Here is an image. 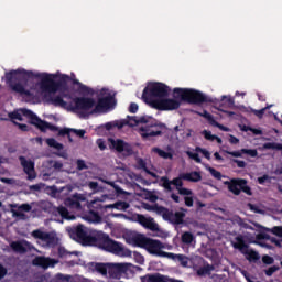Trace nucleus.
Returning a JSON list of instances; mask_svg holds the SVG:
<instances>
[{
    "label": "nucleus",
    "mask_w": 282,
    "mask_h": 282,
    "mask_svg": "<svg viewBox=\"0 0 282 282\" xmlns=\"http://www.w3.org/2000/svg\"><path fill=\"white\" fill-rule=\"evenodd\" d=\"M177 191H178V195H184L185 197H189L191 195H193V191L184 186L178 188Z\"/></svg>",
    "instance_id": "obj_44"
},
{
    "label": "nucleus",
    "mask_w": 282,
    "mask_h": 282,
    "mask_svg": "<svg viewBox=\"0 0 282 282\" xmlns=\"http://www.w3.org/2000/svg\"><path fill=\"white\" fill-rule=\"evenodd\" d=\"M182 102H187L188 105H204L206 102H213V98L192 88H174L173 99L152 100L151 108L158 109V111H175V109L182 107Z\"/></svg>",
    "instance_id": "obj_3"
},
{
    "label": "nucleus",
    "mask_w": 282,
    "mask_h": 282,
    "mask_svg": "<svg viewBox=\"0 0 282 282\" xmlns=\"http://www.w3.org/2000/svg\"><path fill=\"white\" fill-rule=\"evenodd\" d=\"M90 265L96 272L101 274V276H107L109 272V263L93 262Z\"/></svg>",
    "instance_id": "obj_24"
},
{
    "label": "nucleus",
    "mask_w": 282,
    "mask_h": 282,
    "mask_svg": "<svg viewBox=\"0 0 282 282\" xmlns=\"http://www.w3.org/2000/svg\"><path fill=\"white\" fill-rule=\"evenodd\" d=\"M41 80L40 88L42 91H48L50 94H56L57 89L63 87V83L69 80V76L65 75L59 82L54 80V75L47 73H36L34 70H25V68L12 69L6 73V80L10 89L14 94L20 96H32L28 85L31 80Z\"/></svg>",
    "instance_id": "obj_1"
},
{
    "label": "nucleus",
    "mask_w": 282,
    "mask_h": 282,
    "mask_svg": "<svg viewBox=\"0 0 282 282\" xmlns=\"http://www.w3.org/2000/svg\"><path fill=\"white\" fill-rule=\"evenodd\" d=\"M224 152L227 153V155H231L232 158H242V155H249V158H257V155H259V151H257V149L246 148H242L238 151L225 150Z\"/></svg>",
    "instance_id": "obj_19"
},
{
    "label": "nucleus",
    "mask_w": 282,
    "mask_h": 282,
    "mask_svg": "<svg viewBox=\"0 0 282 282\" xmlns=\"http://www.w3.org/2000/svg\"><path fill=\"white\" fill-rule=\"evenodd\" d=\"M138 109H139L138 104L131 102L130 106H129L128 111H129L130 113H138Z\"/></svg>",
    "instance_id": "obj_57"
},
{
    "label": "nucleus",
    "mask_w": 282,
    "mask_h": 282,
    "mask_svg": "<svg viewBox=\"0 0 282 282\" xmlns=\"http://www.w3.org/2000/svg\"><path fill=\"white\" fill-rule=\"evenodd\" d=\"M209 173L215 177V180H221V172L217 171L214 167H209Z\"/></svg>",
    "instance_id": "obj_50"
},
{
    "label": "nucleus",
    "mask_w": 282,
    "mask_h": 282,
    "mask_svg": "<svg viewBox=\"0 0 282 282\" xmlns=\"http://www.w3.org/2000/svg\"><path fill=\"white\" fill-rule=\"evenodd\" d=\"M234 224H237V226H240L245 230H252V226H250V224L246 223V220L239 216L234 218Z\"/></svg>",
    "instance_id": "obj_32"
},
{
    "label": "nucleus",
    "mask_w": 282,
    "mask_h": 282,
    "mask_svg": "<svg viewBox=\"0 0 282 282\" xmlns=\"http://www.w3.org/2000/svg\"><path fill=\"white\" fill-rule=\"evenodd\" d=\"M197 274H198V276H204V275L208 274V268L203 267V268L198 269Z\"/></svg>",
    "instance_id": "obj_61"
},
{
    "label": "nucleus",
    "mask_w": 282,
    "mask_h": 282,
    "mask_svg": "<svg viewBox=\"0 0 282 282\" xmlns=\"http://www.w3.org/2000/svg\"><path fill=\"white\" fill-rule=\"evenodd\" d=\"M262 263H264V265H272L274 263V258L265 254L262 257Z\"/></svg>",
    "instance_id": "obj_48"
},
{
    "label": "nucleus",
    "mask_w": 282,
    "mask_h": 282,
    "mask_svg": "<svg viewBox=\"0 0 282 282\" xmlns=\"http://www.w3.org/2000/svg\"><path fill=\"white\" fill-rule=\"evenodd\" d=\"M246 254V259L250 262V263H257V261H259V259H261V256H259V252L254 251V250H246L245 252Z\"/></svg>",
    "instance_id": "obj_27"
},
{
    "label": "nucleus",
    "mask_w": 282,
    "mask_h": 282,
    "mask_svg": "<svg viewBox=\"0 0 282 282\" xmlns=\"http://www.w3.org/2000/svg\"><path fill=\"white\" fill-rule=\"evenodd\" d=\"M143 208L145 210H149L150 213H156V215H161V217H162L164 215V209L166 207L160 206L158 204H155V205L144 204Z\"/></svg>",
    "instance_id": "obj_26"
},
{
    "label": "nucleus",
    "mask_w": 282,
    "mask_h": 282,
    "mask_svg": "<svg viewBox=\"0 0 282 282\" xmlns=\"http://www.w3.org/2000/svg\"><path fill=\"white\" fill-rule=\"evenodd\" d=\"M69 133H73V129L72 128H63L58 131V135L65 137L67 135L69 141L72 142L70 135Z\"/></svg>",
    "instance_id": "obj_43"
},
{
    "label": "nucleus",
    "mask_w": 282,
    "mask_h": 282,
    "mask_svg": "<svg viewBox=\"0 0 282 282\" xmlns=\"http://www.w3.org/2000/svg\"><path fill=\"white\" fill-rule=\"evenodd\" d=\"M129 120H119V121H115L113 122V127H117V129H122L123 127H127V124H129L131 127V124H133V120H131V116H128Z\"/></svg>",
    "instance_id": "obj_35"
},
{
    "label": "nucleus",
    "mask_w": 282,
    "mask_h": 282,
    "mask_svg": "<svg viewBox=\"0 0 282 282\" xmlns=\"http://www.w3.org/2000/svg\"><path fill=\"white\" fill-rule=\"evenodd\" d=\"M198 116H200L202 118H206L207 122L209 124H213V122H215V117L213 115H210V112H208V110H203V112H196Z\"/></svg>",
    "instance_id": "obj_36"
},
{
    "label": "nucleus",
    "mask_w": 282,
    "mask_h": 282,
    "mask_svg": "<svg viewBox=\"0 0 282 282\" xmlns=\"http://www.w3.org/2000/svg\"><path fill=\"white\" fill-rule=\"evenodd\" d=\"M184 174L181 173L177 177L173 178L172 181L169 180L167 176H162L161 177V182H162V186L163 188H165V191H173L172 186H176V191H180V188H182L184 186V178H183Z\"/></svg>",
    "instance_id": "obj_16"
},
{
    "label": "nucleus",
    "mask_w": 282,
    "mask_h": 282,
    "mask_svg": "<svg viewBox=\"0 0 282 282\" xmlns=\"http://www.w3.org/2000/svg\"><path fill=\"white\" fill-rule=\"evenodd\" d=\"M19 210H22L23 213H30V210H32V206L30 204H22L19 206Z\"/></svg>",
    "instance_id": "obj_58"
},
{
    "label": "nucleus",
    "mask_w": 282,
    "mask_h": 282,
    "mask_svg": "<svg viewBox=\"0 0 282 282\" xmlns=\"http://www.w3.org/2000/svg\"><path fill=\"white\" fill-rule=\"evenodd\" d=\"M264 149H275L276 151H282V144L275 142H268L263 144Z\"/></svg>",
    "instance_id": "obj_38"
},
{
    "label": "nucleus",
    "mask_w": 282,
    "mask_h": 282,
    "mask_svg": "<svg viewBox=\"0 0 282 282\" xmlns=\"http://www.w3.org/2000/svg\"><path fill=\"white\" fill-rule=\"evenodd\" d=\"M183 212H173L172 209H169L165 207L163 210V219L164 221H169L170 224H173L174 226H181V224H184V217H186V209L181 208Z\"/></svg>",
    "instance_id": "obj_11"
},
{
    "label": "nucleus",
    "mask_w": 282,
    "mask_h": 282,
    "mask_svg": "<svg viewBox=\"0 0 282 282\" xmlns=\"http://www.w3.org/2000/svg\"><path fill=\"white\" fill-rule=\"evenodd\" d=\"M183 178L185 182H202V172L193 171L188 173H183Z\"/></svg>",
    "instance_id": "obj_25"
},
{
    "label": "nucleus",
    "mask_w": 282,
    "mask_h": 282,
    "mask_svg": "<svg viewBox=\"0 0 282 282\" xmlns=\"http://www.w3.org/2000/svg\"><path fill=\"white\" fill-rule=\"evenodd\" d=\"M129 206V203L119 200L115 204L109 205L108 208H116V210H128Z\"/></svg>",
    "instance_id": "obj_34"
},
{
    "label": "nucleus",
    "mask_w": 282,
    "mask_h": 282,
    "mask_svg": "<svg viewBox=\"0 0 282 282\" xmlns=\"http://www.w3.org/2000/svg\"><path fill=\"white\" fill-rule=\"evenodd\" d=\"M230 144H239V139L232 134L229 135Z\"/></svg>",
    "instance_id": "obj_62"
},
{
    "label": "nucleus",
    "mask_w": 282,
    "mask_h": 282,
    "mask_svg": "<svg viewBox=\"0 0 282 282\" xmlns=\"http://www.w3.org/2000/svg\"><path fill=\"white\" fill-rule=\"evenodd\" d=\"M129 272L127 263H108V276L110 279H122V274Z\"/></svg>",
    "instance_id": "obj_13"
},
{
    "label": "nucleus",
    "mask_w": 282,
    "mask_h": 282,
    "mask_svg": "<svg viewBox=\"0 0 282 282\" xmlns=\"http://www.w3.org/2000/svg\"><path fill=\"white\" fill-rule=\"evenodd\" d=\"M139 169H142V171H147L149 167H147V162L143 159H139L138 161Z\"/></svg>",
    "instance_id": "obj_60"
},
{
    "label": "nucleus",
    "mask_w": 282,
    "mask_h": 282,
    "mask_svg": "<svg viewBox=\"0 0 282 282\" xmlns=\"http://www.w3.org/2000/svg\"><path fill=\"white\" fill-rule=\"evenodd\" d=\"M9 118L11 120H19L20 122L23 121V116L19 111L9 112Z\"/></svg>",
    "instance_id": "obj_45"
},
{
    "label": "nucleus",
    "mask_w": 282,
    "mask_h": 282,
    "mask_svg": "<svg viewBox=\"0 0 282 282\" xmlns=\"http://www.w3.org/2000/svg\"><path fill=\"white\" fill-rule=\"evenodd\" d=\"M11 248L13 252H18L19 254H25L30 250V242L24 241H13L11 242Z\"/></svg>",
    "instance_id": "obj_22"
},
{
    "label": "nucleus",
    "mask_w": 282,
    "mask_h": 282,
    "mask_svg": "<svg viewBox=\"0 0 282 282\" xmlns=\"http://www.w3.org/2000/svg\"><path fill=\"white\" fill-rule=\"evenodd\" d=\"M148 281L149 282H169V278L160 273H155V274L148 275Z\"/></svg>",
    "instance_id": "obj_30"
},
{
    "label": "nucleus",
    "mask_w": 282,
    "mask_h": 282,
    "mask_svg": "<svg viewBox=\"0 0 282 282\" xmlns=\"http://www.w3.org/2000/svg\"><path fill=\"white\" fill-rule=\"evenodd\" d=\"M184 202H185V206H187V208H193V204H195L193 196H185Z\"/></svg>",
    "instance_id": "obj_51"
},
{
    "label": "nucleus",
    "mask_w": 282,
    "mask_h": 282,
    "mask_svg": "<svg viewBox=\"0 0 282 282\" xmlns=\"http://www.w3.org/2000/svg\"><path fill=\"white\" fill-rule=\"evenodd\" d=\"M195 151L197 153H202V155H204V158H206V160H210V152L204 148L200 147H196Z\"/></svg>",
    "instance_id": "obj_42"
},
{
    "label": "nucleus",
    "mask_w": 282,
    "mask_h": 282,
    "mask_svg": "<svg viewBox=\"0 0 282 282\" xmlns=\"http://www.w3.org/2000/svg\"><path fill=\"white\" fill-rule=\"evenodd\" d=\"M73 133H76V134L78 135V138H84L86 131H85V130H76V129H73Z\"/></svg>",
    "instance_id": "obj_64"
},
{
    "label": "nucleus",
    "mask_w": 282,
    "mask_h": 282,
    "mask_svg": "<svg viewBox=\"0 0 282 282\" xmlns=\"http://www.w3.org/2000/svg\"><path fill=\"white\" fill-rule=\"evenodd\" d=\"M48 206L51 208L50 213H52V215H55V217L59 215L62 219H67V220L75 219L74 216L69 215V210L67 209V207L62 205L58 207H52V203H48Z\"/></svg>",
    "instance_id": "obj_20"
},
{
    "label": "nucleus",
    "mask_w": 282,
    "mask_h": 282,
    "mask_svg": "<svg viewBox=\"0 0 282 282\" xmlns=\"http://www.w3.org/2000/svg\"><path fill=\"white\" fill-rule=\"evenodd\" d=\"M32 237H34V239H40V241H43L48 248H54V246H56V236L50 232L36 229L32 231Z\"/></svg>",
    "instance_id": "obj_15"
},
{
    "label": "nucleus",
    "mask_w": 282,
    "mask_h": 282,
    "mask_svg": "<svg viewBox=\"0 0 282 282\" xmlns=\"http://www.w3.org/2000/svg\"><path fill=\"white\" fill-rule=\"evenodd\" d=\"M224 185L227 186L232 195L239 196L245 193V195L252 196V188L248 185V180L246 178H231L230 181H225Z\"/></svg>",
    "instance_id": "obj_7"
},
{
    "label": "nucleus",
    "mask_w": 282,
    "mask_h": 282,
    "mask_svg": "<svg viewBox=\"0 0 282 282\" xmlns=\"http://www.w3.org/2000/svg\"><path fill=\"white\" fill-rule=\"evenodd\" d=\"M87 169V164L84 160H77V171H85Z\"/></svg>",
    "instance_id": "obj_55"
},
{
    "label": "nucleus",
    "mask_w": 282,
    "mask_h": 282,
    "mask_svg": "<svg viewBox=\"0 0 282 282\" xmlns=\"http://www.w3.org/2000/svg\"><path fill=\"white\" fill-rule=\"evenodd\" d=\"M270 107L272 106H267L260 110H253L254 116H257V118H263V115L265 113V111H268V109H270Z\"/></svg>",
    "instance_id": "obj_47"
},
{
    "label": "nucleus",
    "mask_w": 282,
    "mask_h": 282,
    "mask_svg": "<svg viewBox=\"0 0 282 282\" xmlns=\"http://www.w3.org/2000/svg\"><path fill=\"white\" fill-rule=\"evenodd\" d=\"M110 149L117 151V153H123V155H133V147L122 139H108Z\"/></svg>",
    "instance_id": "obj_12"
},
{
    "label": "nucleus",
    "mask_w": 282,
    "mask_h": 282,
    "mask_svg": "<svg viewBox=\"0 0 282 282\" xmlns=\"http://www.w3.org/2000/svg\"><path fill=\"white\" fill-rule=\"evenodd\" d=\"M58 263L54 258H45L43 256H37L32 260V264L37 268H43V270H47V268H54Z\"/></svg>",
    "instance_id": "obj_18"
},
{
    "label": "nucleus",
    "mask_w": 282,
    "mask_h": 282,
    "mask_svg": "<svg viewBox=\"0 0 282 282\" xmlns=\"http://www.w3.org/2000/svg\"><path fill=\"white\" fill-rule=\"evenodd\" d=\"M21 166L23 167L24 173L28 175L26 180L32 182L36 180V171L34 170V162L25 159V156H19Z\"/></svg>",
    "instance_id": "obj_17"
},
{
    "label": "nucleus",
    "mask_w": 282,
    "mask_h": 282,
    "mask_svg": "<svg viewBox=\"0 0 282 282\" xmlns=\"http://www.w3.org/2000/svg\"><path fill=\"white\" fill-rule=\"evenodd\" d=\"M96 144L99 147L100 151H105V149H107V144L105 143L104 139H98Z\"/></svg>",
    "instance_id": "obj_59"
},
{
    "label": "nucleus",
    "mask_w": 282,
    "mask_h": 282,
    "mask_svg": "<svg viewBox=\"0 0 282 282\" xmlns=\"http://www.w3.org/2000/svg\"><path fill=\"white\" fill-rule=\"evenodd\" d=\"M73 102L75 105L74 109L82 111L83 116L96 107V100L91 97H76L73 99Z\"/></svg>",
    "instance_id": "obj_9"
},
{
    "label": "nucleus",
    "mask_w": 282,
    "mask_h": 282,
    "mask_svg": "<svg viewBox=\"0 0 282 282\" xmlns=\"http://www.w3.org/2000/svg\"><path fill=\"white\" fill-rule=\"evenodd\" d=\"M236 242H231L232 248L235 250H239L245 254V252L248 250V243H246V240L243 239V236L239 235L235 238Z\"/></svg>",
    "instance_id": "obj_23"
},
{
    "label": "nucleus",
    "mask_w": 282,
    "mask_h": 282,
    "mask_svg": "<svg viewBox=\"0 0 282 282\" xmlns=\"http://www.w3.org/2000/svg\"><path fill=\"white\" fill-rule=\"evenodd\" d=\"M182 243H185L186 246H191L193 241H195V236L191 234V231H185L181 237Z\"/></svg>",
    "instance_id": "obj_31"
},
{
    "label": "nucleus",
    "mask_w": 282,
    "mask_h": 282,
    "mask_svg": "<svg viewBox=\"0 0 282 282\" xmlns=\"http://www.w3.org/2000/svg\"><path fill=\"white\" fill-rule=\"evenodd\" d=\"M13 124H15V127H19L20 131H29L30 127H28V124L25 123H19L17 121H13Z\"/></svg>",
    "instance_id": "obj_56"
},
{
    "label": "nucleus",
    "mask_w": 282,
    "mask_h": 282,
    "mask_svg": "<svg viewBox=\"0 0 282 282\" xmlns=\"http://www.w3.org/2000/svg\"><path fill=\"white\" fill-rule=\"evenodd\" d=\"M135 221L140 224V226H143V228H147V230H151L152 232H158L160 230V226L153 217H147L142 214H137L135 216Z\"/></svg>",
    "instance_id": "obj_14"
},
{
    "label": "nucleus",
    "mask_w": 282,
    "mask_h": 282,
    "mask_svg": "<svg viewBox=\"0 0 282 282\" xmlns=\"http://www.w3.org/2000/svg\"><path fill=\"white\" fill-rule=\"evenodd\" d=\"M8 276V268L0 263V281Z\"/></svg>",
    "instance_id": "obj_53"
},
{
    "label": "nucleus",
    "mask_w": 282,
    "mask_h": 282,
    "mask_svg": "<svg viewBox=\"0 0 282 282\" xmlns=\"http://www.w3.org/2000/svg\"><path fill=\"white\" fill-rule=\"evenodd\" d=\"M116 107V98L111 95L106 97H101L98 99L97 104H95V108L89 112L90 116L94 113H102V111H107V109H113Z\"/></svg>",
    "instance_id": "obj_10"
},
{
    "label": "nucleus",
    "mask_w": 282,
    "mask_h": 282,
    "mask_svg": "<svg viewBox=\"0 0 282 282\" xmlns=\"http://www.w3.org/2000/svg\"><path fill=\"white\" fill-rule=\"evenodd\" d=\"M88 186L91 191H98V182L91 181L89 182Z\"/></svg>",
    "instance_id": "obj_63"
},
{
    "label": "nucleus",
    "mask_w": 282,
    "mask_h": 282,
    "mask_svg": "<svg viewBox=\"0 0 282 282\" xmlns=\"http://www.w3.org/2000/svg\"><path fill=\"white\" fill-rule=\"evenodd\" d=\"M80 202H85V197L80 194H75L73 197L65 199V206L75 208V210H83V205H80Z\"/></svg>",
    "instance_id": "obj_21"
},
{
    "label": "nucleus",
    "mask_w": 282,
    "mask_h": 282,
    "mask_svg": "<svg viewBox=\"0 0 282 282\" xmlns=\"http://www.w3.org/2000/svg\"><path fill=\"white\" fill-rule=\"evenodd\" d=\"M231 162H234V164H237L238 169H246L247 166L246 161H241L239 159H232Z\"/></svg>",
    "instance_id": "obj_52"
},
{
    "label": "nucleus",
    "mask_w": 282,
    "mask_h": 282,
    "mask_svg": "<svg viewBox=\"0 0 282 282\" xmlns=\"http://www.w3.org/2000/svg\"><path fill=\"white\" fill-rule=\"evenodd\" d=\"M78 91H79V94H84L85 96H89V95L94 94V89L89 88V86H87L85 84H79Z\"/></svg>",
    "instance_id": "obj_37"
},
{
    "label": "nucleus",
    "mask_w": 282,
    "mask_h": 282,
    "mask_svg": "<svg viewBox=\"0 0 282 282\" xmlns=\"http://www.w3.org/2000/svg\"><path fill=\"white\" fill-rule=\"evenodd\" d=\"M130 120H133L131 127H137V124H145L139 128V133L143 140H149V138H155L158 135H162V131L166 129V124L159 122L153 117L149 116H132Z\"/></svg>",
    "instance_id": "obj_5"
},
{
    "label": "nucleus",
    "mask_w": 282,
    "mask_h": 282,
    "mask_svg": "<svg viewBox=\"0 0 282 282\" xmlns=\"http://www.w3.org/2000/svg\"><path fill=\"white\" fill-rule=\"evenodd\" d=\"M279 270H281L279 265H272L264 270V274L265 276H272V274H274V272H279Z\"/></svg>",
    "instance_id": "obj_39"
},
{
    "label": "nucleus",
    "mask_w": 282,
    "mask_h": 282,
    "mask_svg": "<svg viewBox=\"0 0 282 282\" xmlns=\"http://www.w3.org/2000/svg\"><path fill=\"white\" fill-rule=\"evenodd\" d=\"M212 127H217V129H219L220 131H230V128L217 122V120H214V122L212 123Z\"/></svg>",
    "instance_id": "obj_49"
},
{
    "label": "nucleus",
    "mask_w": 282,
    "mask_h": 282,
    "mask_svg": "<svg viewBox=\"0 0 282 282\" xmlns=\"http://www.w3.org/2000/svg\"><path fill=\"white\" fill-rule=\"evenodd\" d=\"M51 105H54V107H67V101L63 100V96L57 95L55 97H50Z\"/></svg>",
    "instance_id": "obj_29"
},
{
    "label": "nucleus",
    "mask_w": 282,
    "mask_h": 282,
    "mask_svg": "<svg viewBox=\"0 0 282 282\" xmlns=\"http://www.w3.org/2000/svg\"><path fill=\"white\" fill-rule=\"evenodd\" d=\"M152 153H156L159 158H163V160H173V153L166 152L160 148H152Z\"/></svg>",
    "instance_id": "obj_28"
},
{
    "label": "nucleus",
    "mask_w": 282,
    "mask_h": 282,
    "mask_svg": "<svg viewBox=\"0 0 282 282\" xmlns=\"http://www.w3.org/2000/svg\"><path fill=\"white\" fill-rule=\"evenodd\" d=\"M22 116H24L25 118H29V120H31V124H33L34 127H36V129H40L42 131V133H45V131H47V129H50V131H56V126H53L52 123L42 120L41 118H39V116H36V113H34L32 110L30 109H22L21 110Z\"/></svg>",
    "instance_id": "obj_8"
},
{
    "label": "nucleus",
    "mask_w": 282,
    "mask_h": 282,
    "mask_svg": "<svg viewBox=\"0 0 282 282\" xmlns=\"http://www.w3.org/2000/svg\"><path fill=\"white\" fill-rule=\"evenodd\" d=\"M271 232L275 235L276 237H282V227L275 226L271 229Z\"/></svg>",
    "instance_id": "obj_54"
},
{
    "label": "nucleus",
    "mask_w": 282,
    "mask_h": 282,
    "mask_svg": "<svg viewBox=\"0 0 282 282\" xmlns=\"http://www.w3.org/2000/svg\"><path fill=\"white\" fill-rule=\"evenodd\" d=\"M169 94H171V87H169L164 83L154 82L150 83L142 93V98L145 102H149L151 106L152 100H156L153 98H166L169 97Z\"/></svg>",
    "instance_id": "obj_6"
},
{
    "label": "nucleus",
    "mask_w": 282,
    "mask_h": 282,
    "mask_svg": "<svg viewBox=\"0 0 282 282\" xmlns=\"http://www.w3.org/2000/svg\"><path fill=\"white\" fill-rule=\"evenodd\" d=\"M186 153L191 160H194V162H196L197 164H202V158H199V153H195L191 151H187Z\"/></svg>",
    "instance_id": "obj_40"
},
{
    "label": "nucleus",
    "mask_w": 282,
    "mask_h": 282,
    "mask_svg": "<svg viewBox=\"0 0 282 282\" xmlns=\"http://www.w3.org/2000/svg\"><path fill=\"white\" fill-rule=\"evenodd\" d=\"M203 135L205 138V140H209L210 142H215V138H217V135L213 134V132L204 130L203 131Z\"/></svg>",
    "instance_id": "obj_46"
},
{
    "label": "nucleus",
    "mask_w": 282,
    "mask_h": 282,
    "mask_svg": "<svg viewBox=\"0 0 282 282\" xmlns=\"http://www.w3.org/2000/svg\"><path fill=\"white\" fill-rule=\"evenodd\" d=\"M133 242L139 248H143L144 250H147L149 254H153L154 257H162L165 259H172L173 261L177 259V261H180L181 264L184 265V268L188 265V261L186 260L184 254H175L163 251L164 248H166V246H164V243H162V241L160 240H155L153 238H148L142 235H139L133 238Z\"/></svg>",
    "instance_id": "obj_4"
},
{
    "label": "nucleus",
    "mask_w": 282,
    "mask_h": 282,
    "mask_svg": "<svg viewBox=\"0 0 282 282\" xmlns=\"http://www.w3.org/2000/svg\"><path fill=\"white\" fill-rule=\"evenodd\" d=\"M46 144L51 147L52 149H56V151H63L64 147L63 143H59L54 138L46 139Z\"/></svg>",
    "instance_id": "obj_33"
},
{
    "label": "nucleus",
    "mask_w": 282,
    "mask_h": 282,
    "mask_svg": "<svg viewBox=\"0 0 282 282\" xmlns=\"http://www.w3.org/2000/svg\"><path fill=\"white\" fill-rule=\"evenodd\" d=\"M55 279H56V281H61V282H69V281H72V275H65L63 273H57L55 275Z\"/></svg>",
    "instance_id": "obj_41"
},
{
    "label": "nucleus",
    "mask_w": 282,
    "mask_h": 282,
    "mask_svg": "<svg viewBox=\"0 0 282 282\" xmlns=\"http://www.w3.org/2000/svg\"><path fill=\"white\" fill-rule=\"evenodd\" d=\"M72 239L83 246H95L100 250L106 252H111V254H124V247L122 242H118L109 235L102 231H96L87 228L85 225H77L68 231Z\"/></svg>",
    "instance_id": "obj_2"
}]
</instances>
